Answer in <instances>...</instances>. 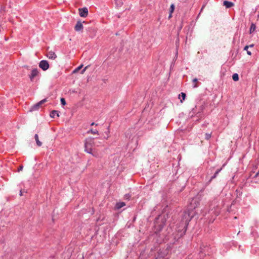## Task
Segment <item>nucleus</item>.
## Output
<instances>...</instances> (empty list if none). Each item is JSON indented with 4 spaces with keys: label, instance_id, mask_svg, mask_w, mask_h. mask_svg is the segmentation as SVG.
<instances>
[{
    "label": "nucleus",
    "instance_id": "28",
    "mask_svg": "<svg viewBox=\"0 0 259 259\" xmlns=\"http://www.w3.org/2000/svg\"><path fill=\"white\" fill-rule=\"evenodd\" d=\"M22 169H23V166H20L19 167V168H18V171H20L22 170Z\"/></svg>",
    "mask_w": 259,
    "mask_h": 259
},
{
    "label": "nucleus",
    "instance_id": "5",
    "mask_svg": "<svg viewBox=\"0 0 259 259\" xmlns=\"http://www.w3.org/2000/svg\"><path fill=\"white\" fill-rule=\"evenodd\" d=\"M47 101V99H43L41 101H39V102H38L37 103L35 104V105H33L30 109V111H35V110H38L39 107L41 106V105L45 103Z\"/></svg>",
    "mask_w": 259,
    "mask_h": 259
},
{
    "label": "nucleus",
    "instance_id": "34",
    "mask_svg": "<svg viewBox=\"0 0 259 259\" xmlns=\"http://www.w3.org/2000/svg\"><path fill=\"white\" fill-rule=\"evenodd\" d=\"M128 196V195H125V197H126V198H128V196Z\"/></svg>",
    "mask_w": 259,
    "mask_h": 259
},
{
    "label": "nucleus",
    "instance_id": "35",
    "mask_svg": "<svg viewBox=\"0 0 259 259\" xmlns=\"http://www.w3.org/2000/svg\"><path fill=\"white\" fill-rule=\"evenodd\" d=\"M128 196V195H125V197H126V198H128V196Z\"/></svg>",
    "mask_w": 259,
    "mask_h": 259
},
{
    "label": "nucleus",
    "instance_id": "11",
    "mask_svg": "<svg viewBox=\"0 0 259 259\" xmlns=\"http://www.w3.org/2000/svg\"><path fill=\"white\" fill-rule=\"evenodd\" d=\"M47 57L49 59L55 60L57 58V55L53 51H49L47 55Z\"/></svg>",
    "mask_w": 259,
    "mask_h": 259
},
{
    "label": "nucleus",
    "instance_id": "1",
    "mask_svg": "<svg viewBox=\"0 0 259 259\" xmlns=\"http://www.w3.org/2000/svg\"><path fill=\"white\" fill-rule=\"evenodd\" d=\"M94 140V139L93 138L86 139L84 142V148L85 152L96 157L97 155L92 152L93 147L95 145Z\"/></svg>",
    "mask_w": 259,
    "mask_h": 259
},
{
    "label": "nucleus",
    "instance_id": "2",
    "mask_svg": "<svg viewBox=\"0 0 259 259\" xmlns=\"http://www.w3.org/2000/svg\"><path fill=\"white\" fill-rule=\"evenodd\" d=\"M193 217V214L191 215L189 211H185L183 214L182 220V225L184 232H186L187 226Z\"/></svg>",
    "mask_w": 259,
    "mask_h": 259
},
{
    "label": "nucleus",
    "instance_id": "16",
    "mask_svg": "<svg viewBox=\"0 0 259 259\" xmlns=\"http://www.w3.org/2000/svg\"><path fill=\"white\" fill-rule=\"evenodd\" d=\"M125 205V203L123 202H118V203H117L116 204V208L117 209H120Z\"/></svg>",
    "mask_w": 259,
    "mask_h": 259
},
{
    "label": "nucleus",
    "instance_id": "4",
    "mask_svg": "<svg viewBox=\"0 0 259 259\" xmlns=\"http://www.w3.org/2000/svg\"><path fill=\"white\" fill-rule=\"evenodd\" d=\"M200 203V199L199 197H194L192 199L190 202V208L191 209H195L196 207H198V206L199 205Z\"/></svg>",
    "mask_w": 259,
    "mask_h": 259
},
{
    "label": "nucleus",
    "instance_id": "15",
    "mask_svg": "<svg viewBox=\"0 0 259 259\" xmlns=\"http://www.w3.org/2000/svg\"><path fill=\"white\" fill-rule=\"evenodd\" d=\"M256 29V26L254 23H251L250 29H249V33H252Z\"/></svg>",
    "mask_w": 259,
    "mask_h": 259
},
{
    "label": "nucleus",
    "instance_id": "3",
    "mask_svg": "<svg viewBox=\"0 0 259 259\" xmlns=\"http://www.w3.org/2000/svg\"><path fill=\"white\" fill-rule=\"evenodd\" d=\"M169 249L168 248L159 250L158 256L155 259L164 258L167 259L169 257Z\"/></svg>",
    "mask_w": 259,
    "mask_h": 259
},
{
    "label": "nucleus",
    "instance_id": "8",
    "mask_svg": "<svg viewBox=\"0 0 259 259\" xmlns=\"http://www.w3.org/2000/svg\"><path fill=\"white\" fill-rule=\"evenodd\" d=\"M38 74V71L37 68L32 69L30 74L29 75V78L31 81H33L35 77H36Z\"/></svg>",
    "mask_w": 259,
    "mask_h": 259
},
{
    "label": "nucleus",
    "instance_id": "9",
    "mask_svg": "<svg viewBox=\"0 0 259 259\" xmlns=\"http://www.w3.org/2000/svg\"><path fill=\"white\" fill-rule=\"evenodd\" d=\"M161 219V223L159 225H158V227L159 228L158 229L159 231H160L162 228H163V227L165 225V223L166 222L165 221V219H162L161 218V217L160 216H159L158 218H157V220H159L160 219ZM158 226V223L156 222V224L155 225V227H157Z\"/></svg>",
    "mask_w": 259,
    "mask_h": 259
},
{
    "label": "nucleus",
    "instance_id": "32",
    "mask_svg": "<svg viewBox=\"0 0 259 259\" xmlns=\"http://www.w3.org/2000/svg\"><path fill=\"white\" fill-rule=\"evenodd\" d=\"M171 14H172V13H170V14H169V18H170V17H171Z\"/></svg>",
    "mask_w": 259,
    "mask_h": 259
},
{
    "label": "nucleus",
    "instance_id": "30",
    "mask_svg": "<svg viewBox=\"0 0 259 259\" xmlns=\"http://www.w3.org/2000/svg\"><path fill=\"white\" fill-rule=\"evenodd\" d=\"M20 196L22 195V190H20Z\"/></svg>",
    "mask_w": 259,
    "mask_h": 259
},
{
    "label": "nucleus",
    "instance_id": "33",
    "mask_svg": "<svg viewBox=\"0 0 259 259\" xmlns=\"http://www.w3.org/2000/svg\"><path fill=\"white\" fill-rule=\"evenodd\" d=\"M94 124H95V123H94V122H92V123H91V125H94Z\"/></svg>",
    "mask_w": 259,
    "mask_h": 259
},
{
    "label": "nucleus",
    "instance_id": "21",
    "mask_svg": "<svg viewBox=\"0 0 259 259\" xmlns=\"http://www.w3.org/2000/svg\"><path fill=\"white\" fill-rule=\"evenodd\" d=\"M221 169H222L221 168L220 169L217 170L216 171V172H215V174H214V175L211 177V180L214 179L217 177V176L218 175V174L220 172Z\"/></svg>",
    "mask_w": 259,
    "mask_h": 259
},
{
    "label": "nucleus",
    "instance_id": "29",
    "mask_svg": "<svg viewBox=\"0 0 259 259\" xmlns=\"http://www.w3.org/2000/svg\"><path fill=\"white\" fill-rule=\"evenodd\" d=\"M258 176H259V171L256 174L255 176L256 177H257Z\"/></svg>",
    "mask_w": 259,
    "mask_h": 259
},
{
    "label": "nucleus",
    "instance_id": "14",
    "mask_svg": "<svg viewBox=\"0 0 259 259\" xmlns=\"http://www.w3.org/2000/svg\"><path fill=\"white\" fill-rule=\"evenodd\" d=\"M34 139L35 140V141H36V144L38 146L40 147L42 145V143L41 142L39 141V139H38V136L37 134H35V136H34Z\"/></svg>",
    "mask_w": 259,
    "mask_h": 259
},
{
    "label": "nucleus",
    "instance_id": "23",
    "mask_svg": "<svg viewBox=\"0 0 259 259\" xmlns=\"http://www.w3.org/2000/svg\"><path fill=\"white\" fill-rule=\"evenodd\" d=\"M175 9V5L174 4H171L170 8V13H172Z\"/></svg>",
    "mask_w": 259,
    "mask_h": 259
},
{
    "label": "nucleus",
    "instance_id": "12",
    "mask_svg": "<svg viewBox=\"0 0 259 259\" xmlns=\"http://www.w3.org/2000/svg\"><path fill=\"white\" fill-rule=\"evenodd\" d=\"M223 5L226 7V8H230L234 6V4L232 2L225 1L223 2Z\"/></svg>",
    "mask_w": 259,
    "mask_h": 259
},
{
    "label": "nucleus",
    "instance_id": "6",
    "mask_svg": "<svg viewBox=\"0 0 259 259\" xmlns=\"http://www.w3.org/2000/svg\"><path fill=\"white\" fill-rule=\"evenodd\" d=\"M39 67L44 71H46L49 68V64L47 60H41L39 63Z\"/></svg>",
    "mask_w": 259,
    "mask_h": 259
},
{
    "label": "nucleus",
    "instance_id": "10",
    "mask_svg": "<svg viewBox=\"0 0 259 259\" xmlns=\"http://www.w3.org/2000/svg\"><path fill=\"white\" fill-rule=\"evenodd\" d=\"M83 28V26L82 23L80 21H77L74 27L75 30L76 31H80L82 30Z\"/></svg>",
    "mask_w": 259,
    "mask_h": 259
},
{
    "label": "nucleus",
    "instance_id": "13",
    "mask_svg": "<svg viewBox=\"0 0 259 259\" xmlns=\"http://www.w3.org/2000/svg\"><path fill=\"white\" fill-rule=\"evenodd\" d=\"M56 116L57 117L59 116V112L56 110H53L52 111H51V112L50 113L51 117L55 118Z\"/></svg>",
    "mask_w": 259,
    "mask_h": 259
},
{
    "label": "nucleus",
    "instance_id": "24",
    "mask_svg": "<svg viewBox=\"0 0 259 259\" xmlns=\"http://www.w3.org/2000/svg\"><path fill=\"white\" fill-rule=\"evenodd\" d=\"M205 139L206 140H209L211 137V134L206 133V134H205Z\"/></svg>",
    "mask_w": 259,
    "mask_h": 259
},
{
    "label": "nucleus",
    "instance_id": "19",
    "mask_svg": "<svg viewBox=\"0 0 259 259\" xmlns=\"http://www.w3.org/2000/svg\"><path fill=\"white\" fill-rule=\"evenodd\" d=\"M88 134L91 133L92 134H98V131L97 130L94 131L93 130L91 129V130L87 132Z\"/></svg>",
    "mask_w": 259,
    "mask_h": 259
},
{
    "label": "nucleus",
    "instance_id": "27",
    "mask_svg": "<svg viewBox=\"0 0 259 259\" xmlns=\"http://www.w3.org/2000/svg\"><path fill=\"white\" fill-rule=\"evenodd\" d=\"M87 68V67H85V68H84V69L81 71V74H83V73L85 72V70H86Z\"/></svg>",
    "mask_w": 259,
    "mask_h": 259
},
{
    "label": "nucleus",
    "instance_id": "31",
    "mask_svg": "<svg viewBox=\"0 0 259 259\" xmlns=\"http://www.w3.org/2000/svg\"><path fill=\"white\" fill-rule=\"evenodd\" d=\"M253 46H254V45L253 44H251L250 46H249V47L251 48V47H253Z\"/></svg>",
    "mask_w": 259,
    "mask_h": 259
},
{
    "label": "nucleus",
    "instance_id": "22",
    "mask_svg": "<svg viewBox=\"0 0 259 259\" xmlns=\"http://www.w3.org/2000/svg\"><path fill=\"white\" fill-rule=\"evenodd\" d=\"M83 66V65H80L78 67H77L76 68H75L74 71H73V73H76L78 72Z\"/></svg>",
    "mask_w": 259,
    "mask_h": 259
},
{
    "label": "nucleus",
    "instance_id": "20",
    "mask_svg": "<svg viewBox=\"0 0 259 259\" xmlns=\"http://www.w3.org/2000/svg\"><path fill=\"white\" fill-rule=\"evenodd\" d=\"M248 48H249V46H245V47H244V50L246 51V52H247V54L248 55H251V52H250V51H248Z\"/></svg>",
    "mask_w": 259,
    "mask_h": 259
},
{
    "label": "nucleus",
    "instance_id": "25",
    "mask_svg": "<svg viewBox=\"0 0 259 259\" xmlns=\"http://www.w3.org/2000/svg\"><path fill=\"white\" fill-rule=\"evenodd\" d=\"M61 103L62 105H65L66 104V101L64 98L61 99Z\"/></svg>",
    "mask_w": 259,
    "mask_h": 259
},
{
    "label": "nucleus",
    "instance_id": "26",
    "mask_svg": "<svg viewBox=\"0 0 259 259\" xmlns=\"http://www.w3.org/2000/svg\"><path fill=\"white\" fill-rule=\"evenodd\" d=\"M181 96H182V99L184 100L186 98V94L184 93H181Z\"/></svg>",
    "mask_w": 259,
    "mask_h": 259
},
{
    "label": "nucleus",
    "instance_id": "18",
    "mask_svg": "<svg viewBox=\"0 0 259 259\" xmlns=\"http://www.w3.org/2000/svg\"><path fill=\"white\" fill-rule=\"evenodd\" d=\"M193 82L194 83V84L193 85V88H196L198 87V85L196 83V82L198 81V79L195 78H194L192 80Z\"/></svg>",
    "mask_w": 259,
    "mask_h": 259
},
{
    "label": "nucleus",
    "instance_id": "17",
    "mask_svg": "<svg viewBox=\"0 0 259 259\" xmlns=\"http://www.w3.org/2000/svg\"><path fill=\"white\" fill-rule=\"evenodd\" d=\"M232 78L234 81H237L239 80V76L237 73H234L232 75Z\"/></svg>",
    "mask_w": 259,
    "mask_h": 259
},
{
    "label": "nucleus",
    "instance_id": "7",
    "mask_svg": "<svg viewBox=\"0 0 259 259\" xmlns=\"http://www.w3.org/2000/svg\"><path fill=\"white\" fill-rule=\"evenodd\" d=\"M79 15L81 17H86L88 15V9L87 8L84 7L83 8H80L78 10Z\"/></svg>",
    "mask_w": 259,
    "mask_h": 259
}]
</instances>
